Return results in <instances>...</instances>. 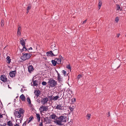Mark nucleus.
I'll list each match as a JSON object with an SVG mask.
<instances>
[{
	"label": "nucleus",
	"instance_id": "nucleus-1",
	"mask_svg": "<svg viewBox=\"0 0 126 126\" xmlns=\"http://www.w3.org/2000/svg\"><path fill=\"white\" fill-rule=\"evenodd\" d=\"M24 110L20 108L19 109H16L15 110L14 112V114L16 118H20L22 120L24 116Z\"/></svg>",
	"mask_w": 126,
	"mask_h": 126
},
{
	"label": "nucleus",
	"instance_id": "nucleus-2",
	"mask_svg": "<svg viewBox=\"0 0 126 126\" xmlns=\"http://www.w3.org/2000/svg\"><path fill=\"white\" fill-rule=\"evenodd\" d=\"M48 83L49 85L51 87L56 86L57 84V81L52 78L49 79Z\"/></svg>",
	"mask_w": 126,
	"mask_h": 126
},
{
	"label": "nucleus",
	"instance_id": "nucleus-3",
	"mask_svg": "<svg viewBox=\"0 0 126 126\" xmlns=\"http://www.w3.org/2000/svg\"><path fill=\"white\" fill-rule=\"evenodd\" d=\"M31 56V54L26 53L23 54V56L21 57V58L22 60L25 61L29 59Z\"/></svg>",
	"mask_w": 126,
	"mask_h": 126
},
{
	"label": "nucleus",
	"instance_id": "nucleus-4",
	"mask_svg": "<svg viewBox=\"0 0 126 126\" xmlns=\"http://www.w3.org/2000/svg\"><path fill=\"white\" fill-rule=\"evenodd\" d=\"M67 116L66 114H62L61 116H59L58 118L62 122H66L67 119Z\"/></svg>",
	"mask_w": 126,
	"mask_h": 126
},
{
	"label": "nucleus",
	"instance_id": "nucleus-5",
	"mask_svg": "<svg viewBox=\"0 0 126 126\" xmlns=\"http://www.w3.org/2000/svg\"><path fill=\"white\" fill-rule=\"evenodd\" d=\"M47 107L43 105H42L39 108V110L41 113L43 112L44 111H47Z\"/></svg>",
	"mask_w": 126,
	"mask_h": 126
},
{
	"label": "nucleus",
	"instance_id": "nucleus-6",
	"mask_svg": "<svg viewBox=\"0 0 126 126\" xmlns=\"http://www.w3.org/2000/svg\"><path fill=\"white\" fill-rule=\"evenodd\" d=\"M20 44H21L22 46L23 47L22 50H23L26 51L27 50L25 46V41H24V40L23 39H21L20 40Z\"/></svg>",
	"mask_w": 126,
	"mask_h": 126
},
{
	"label": "nucleus",
	"instance_id": "nucleus-7",
	"mask_svg": "<svg viewBox=\"0 0 126 126\" xmlns=\"http://www.w3.org/2000/svg\"><path fill=\"white\" fill-rule=\"evenodd\" d=\"M0 78L1 80L4 82H6L7 80V79L5 75H1L0 76Z\"/></svg>",
	"mask_w": 126,
	"mask_h": 126
},
{
	"label": "nucleus",
	"instance_id": "nucleus-8",
	"mask_svg": "<svg viewBox=\"0 0 126 126\" xmlns=\"http://www.w3.org/2000/svg\"><path fill=\"white\" fill-rule=\"evenodd\" d=\"M48 98L47 97L44 98L41 100V102L43 105H45L47 103V102L48 101Z\"/></svg>",
	"mask_w": 126,
	"mask_h": 126
},
{
	"label": "nucleus",
	"instance_id": "nucleus-9",
	"mask_svg": "<svg viewBox=\"0 0 126 126\" xmlns=\"http://www.w3.org/2000/svg\"><path fill=\"white\" fill-rule=\"evenodd\" d=\"M55 109L58 110H63L64 108L62 104H59L57 105Z\"/></svg>",
	"mask_w": 126,
	"mask_h": 126
},
{
	"label": "nucleus",
	"instance_id": "nucleus-10",
	"mask_svg": "<svg viewBox=\"0 0 126 126\" xmlns=\"http://www.w3.org/2000/svg\"><path fill=\"white\" fill-rule=\"evenodd\" d=\"M51 122L50 119H49L48 117H46L44 118V122L45 123V124L50 123Z\"/></svg>",
	"mask_w": 126,
	"mask_h": 126
},
{
	"label": "nucleus",
	"instance_id": "nucleus-11",
	"mask_svg": "<svg viewBox=\"0 0 126 126\" xmlns=\"http://www.w3.org/2000/svg\"><path fill=\"white\" fill-rule=\"evenodd\" d=\"M50 53L53 55V56H56L59 53V50L57 49H56L53 51L52 53Z\"/></svg>",
	"mask_w": 126,
	"mask_h": 126
},
{
	"label": "nucleus",
	"instance_id": "nucleus-12",
	"mask_svg": "<svg viewBox=\"0 0 126 126\" xmlns=\"http://www.w3.org/2000/svg\"><path fill=\"white\" fill-rule=\"evenodd\" d=\"M50 118L54 120L57 118V116L54 113H51Z\"/></svg>",
	"mask_w": 126,
	"mask_h": 126
},
{
	"label": "nucleus",
	"instance_id": "nucleus-13",
	"mask_svg": "<svg viewBox=\"0 0 126 126\" xmlns=\"http://www.w3.org/2000/svg\"><path fill=\"white\" fill-rule=\"evenodd\" d=\"M57 72L58 74L57 79L58 80L59 82H62L63 81L62 78H61L60 74L58 73L57 71Z\"/></svg>",
	"mask_w": 126,
	"mask_h": 126
},
{
	"label": "nucleus",
	"instance_id": "nucleus-14",
	"mask_svg": "<svg viewBox=\"0 0 126 126\" xmlns=\"http://www.w3.org/2000/svg\"><path fill=\"white\" fill-rule=\"evenodd\" d=\"M34 69L33 66L32 65H30L28 67V71L29 72L31 73V72L33 71Z\"/></svg>",
	"mask_w": 126,
	"mask_h": 126
},
{
	"label": "nucleus",
	"instance_id": "nucleus-15",
	"mask_svg": "<svg viewBox=\"0 0 126 126\" xmlns=\"http://www.w3.org/2000/svg\"><path fill=\"white\" fill-rule=\"evenodd\" d=\"M34 93L37 96V97H38L39 96L40 93V91L38 90H35Z\"/></svg>",
	"mask_w": 126,
	"mask_h": 126
},
{
	"label": "nucleus",
	"instance_id": "nucleus-16",
	"mask_svg": "<svg viewBox=\"0 0 126 126\" xmlns=\"http://www.w3.org/2000/svg\"><path fill=\"white\" fill-rule=\"evenodd\" d=\"M16 72V71H14L10 72L9 73L10 76L12 77H14L15 76V73Z\"/></svg>",
	"mask_w": 126,
	"mask_h": 126
},
{
	"label": "nucleus",
	"instance_id": "nucleus-17",
	"mask_svg": "<svg viewBox=\"0 0 126 126\" xmlns=\"http://www.w3.org/2000/svg\"><path fill=\"white\" fill-rule=\"evenodd\" d=\"M20 98L23 101H25V97L23 94H22L20 97Z\"/></svg>",
	"mask_w": 126,
	"mask_h": 126
},
{
	"label": "nucleus",
	"instance_id": "nucleus-18",
	"mask_svg": "<svg viewBox=\"0 0 126 126\" xmlns=\"http://www.w3.org/2000/svg\"><path fill=\"white\" fill-rule=\"evenodd\" d=\"M33 82V86H37L38 85V82L37 80H33L32 81Z\"/></svg>",
	"mask_w": 126,
	"mask_h": 126
},
{
	"label": "nucleus",
	"instance_id": "nucleus-19",
	"mask_svg": "<svg viewBox=\"0 0 126 126\" xmlns=\"http://www.w3.org/2000/svg\"><path fill=\"white\" fill-rule=\"evenodd\" d=\"M116 5L117 6V10H119L120 11H122L123 10L122 8V7H120L119 4H116Z\"/></svg>",
	"mask_w": 126,
	"mask_h": 126
},
{
	"label": "nucleus",
	"instance_id": "nucleus-20",
	"mask_svg": "<svg viewBox=\"0 0 126 126\" xmlns=\"http://www.w3.org/2000/svg\"><path fill=\"white\" fill-rule=\"evenodd\" d=\"M7 60L6 62L7 63L9 64L10 63L11 61V59H10V57L9 56H7L6 58Z\"/></svg>",
	"mask_w": 126,
	"mask_h": 126
},
{
	"label": "nucleus",
	"instance_id": "nucleus-21",
	"mask_svg": "<svg viewBox=\"0 0 126 126\" xmlns=\"http://www.w3.org/2000/svg\"><path fill=\"white\" fill-rule=\"evenodd\" d=\"M7 125L9 126H13L14 124L11 121H9L7 122Z\"/></svg>",
	"mask_w": 126,
	"mask_h": 126
},
{
	"label": "nucleus",
	"instance_id": "nucleus-22",
	"mask_svg": "<svg viewBox=\"0 0 126 126\" xmlns=\"http://www.w3.org/2000/svg\"><path fill=\"white\" fill-rule=\"evenodd\" d=\"M55 60H56V63H57L58 64H60L61 63V59L56 58L55 59Z\"/></svg>",
	"mask_w": 126,
	"mask_h": 126
},
{
	"label": "nucleus",
	"instance_id": "nucleus-23",
	"mask_svg": "<svg viewBox=\"0 0 126 126\" xmlns=\"http://www.w3.org/2000/svg\"><path fill=\"white\" fill-rule=\"evenodd\" d=\"M36 117L38 121L39 122L40 119V114H36Z\"/></svg>",
	"mask_w": 126,
	"mask_h": 126
},
{
	"label": "nucleus",
	"instance_id": "nucleus-24",
	"mask_svg": "<svg viewBox=\"0 0 126 126\" xmlns=\"http://www.w3.org/2000/svg\"><path fill=\"white\" fill-rule=\"evenodd\" d=\"M51 53H52V51H49L47 53V55L49 56H53V55Z\"/></svg>",
	"mask_w": 126,
	"mask_h": 126
},
{
	"label": "nucleus",
	"instance_id": "nucleus-25",
	"mask_svg": "<svg viewBox=\"0 0 126 126\" xmlns=\"http://www.w3.org/2000/svg\"><path fill=\"white\" fill-rule=\"evenodd\" d=\"M59 98V97L57 95L55 96H53V100L55 101L56 100Z\"/></svg>",
	"mask_w": 126,
	"mask_h": 126
},
{
	"label": "nucleus",
	"instance_id": "nucleus-26",
	"mask_svg": "<svg viewBox=\"0 0 126 126\" xmlns=\"http://www.w3.org/2000/svg\"><path fill=\"white\" fill-rule=\"evenodd\" d=\"M51 62L53 66H55L56 65V63L55 60H52Z\"/></svg>",
	"mask_w": 126,
	"mask_h": 126
},
{
	"label": "nucleus",
	"instance_id": "nucleus-27",
	"mask_svg": "<svg viewBox=\"0 0 126 126\" xmlns=\"http://www.w3.org/2000/svg\"><path fill=\"white\" fill-rule=\"evenodd\" d=\"M91 115L90 114L88 113L87 115L86 116V117H87V119L88 120H89L90 118V117L91 116Z\"/></svg>",
	"mask_w": 126,
	"mask_h": 126
},
{
	"label": "nucleus",
	"instance_id": "nucleus-28",
	"mask_svg": "<svg viewBox=\"0 0 126 126\" xmlns=\"http://www.w3.org/2000/svg\"><path fill=\"white\" fill-rule=\"evenodd\" d=\"M61 122H62L60 120H57L56 121V123L58 125H62L61 123Z\"/></svg>",
	"mask_w": 126,
	"mask_h": 126
},
{
	"label": "nucleus",
	"instance_id": "nucleus-29",
	"mask_svg": "<svg viewBox=\"0 0 126 126\" xmlns=\"http://www.w3.org/2000/svg\"><path fill=\"white\" fill-rule=\"evenodd\" d=\"M33 119V117L32 116H31L29 118V120L28 123L31 121V120H32Z\"/></svg>",
	"mask_w": 126,
	"mask_h": 126
},
{
	"label": "nucleus",
	"instance_id": "nucleus-30",
	"mask_svg": "<svg viewBox=\"0 0 126 126\" xmlns=\"http://www.w3.org/2000/svg\"><path fill=\"white\" fill-rule=\"evenodd\" d=\"M48 98H49V100L51 101L53 100V97L52 96H48Z\"/></svg>",
	"mask_w": 126,
	"mask_h": 126
},
{
	"label": "nucleus",
	"instance_id": "nucleus-31",
	"mask_svg": "<svg viewBox=\"0 0 126 126\" xmlns=\"http://www.w3.org/2000/svg\"><path fill=\"white\" fill-rule=\"evenodd\" d=\"M27 101L28 104L29 103H31V100L30 99V98L29 97H27Z\"/></svg>",
	"mask_w": 126,
	"mask_h": 126
},
{
	"label": "nucleus",
	"instance_id": "nucleus-32",
	"mask_svg": "<svg viewBox=\"0 0 126 126\" xmlns=\"http://www.w3.org/2000/svg\"><path fill=\"white\" fill-rule=\"evenodd\" d=\"M99 0H99V2L98 3V7L99 8V9H100V8L102 4V2H100L99 1Z\"/></svg>",
	"mask_w": 126,
	"mask_h": 126
},
{
	"label": "nucleus",
	"instance_id": "nucleus-33",
	"mask_svg": "<svg viewBox=\"0 0 126 126\" xmlns=\"http://www.w3.org/2000/svg\"><path fill=\"white\" fill-rule=\"evenodd\" d=\"M21 34V33L20 31H17V36L19 37L20 35Z\"/></svg>",
	"mask_w": 126,
	"mask_h": 126
},
{
	"label": "nucleus",
	"instance_id": "nucleus-34",
	"mask_svg": "<svg viewBox=\"0 0 126 126\" xmlns=\"http://www.w3.org/2000/svg\"><path fill=\"white\" fill-rule=\"evenodd\" d=\"M42 84L43 85H45L47 84V82H46L43 81L42 83Z\"/></svg>",
	"mask_w": 126,
	"mask_h": 126
},
{
	"label": "nucleus",
	"instance_id": "nucleus-35",
	"mask_svg": "<svg viewBox=\"0 0 126 126\" xmlns=\"http://www.w3.org/2000/svg\"><path fill=\"white\" fill-rule=\"evenodd\" d=\"M82 77V76L80 75H78L77 77V79H80Z\"/></svg>",
	"mask_w": 126,
	"mask_h": 126
},
{
	"label": "nucleus",
	"instance_id": "nucleus-36",
	"mask_svg": "<svg viewBox=\"0 0 126 126\" xmlns=\"http://www.w3.org/2000/svg\"><path fill=\"white\" fill-rule=\"evenodd\" d=\"M62 72L64 74V76H65V75L66 74V72L64 70H63L62 71Z\"/></svg>",
	"mask_w": 126,
	"mask_h": 126
},
{
	"label": "nucleus",
	"instance_id": "nucleus-37",
	"mask_svg": "<svg viewBox=\"0 0 126 126\" xmlns=\"http://www.w3.org/2000/svg\"><path fill=\"white\" fill-rule=\"evenodd\" d=\"M21 30V27L20 26H18L17 31H20Z\"/></svg>",
	"mask_w": 126,
	"mask_h": 126
},
{
	"label": "nucleus",
	"instance_id": "nucleus-38",
	"mask_svg": "<svg viewBox=\"0 0 126 126\" xmlns=\"http://www.w3.org/2000/svg\"><path fill=\"white\" fill-rule=\"evenodd\" d=\"M69 108L70 109V110H71V111H72L73 110V109L74 108H73L71 106L70 107H69Z\"/></svg>",
	"mask_w": 126,
	"mask_h": 126
},
{
	"label": "nucleus",
	"instance_id": "nucleus-39",
	"mask_svg": "<svg viewBox=\"0 0 126 126\" xmlns=\"http://www.w3.org/2000/svg\"><path fill=\"white\" fill-rule=\"evenodd\" d=\"M115 21L116 22H118L119 21V19L118 18V17H116L115 19Z\"/></svg>",
	"mask_w": 126,
	"mask_h": 126
},
{
	"label": "nucleus",
	"instance_id": "nucleus-40",
	"mask_svg": "<svg viewBox=\"0 0 126 126\" xmlns=\"http://www.w3.org/2000/svg\"><path fill=\"white\" fill-rule=\"evenodd\" d=\"M67 68L69 69H71V67L70 66V65H68L67 66Z\"/></svg>",
	"mask_w": 126,
	"mask_h": 126
},
{
	"label": "nucleus",
	"instance_id": "nucleus-41",
	"mask_svg": "<svg viewBox=\"0 0 126 126\" xmlns=\"http://www.w3.org/2000/svg\"><path fill=\"white\" fill-rule=\"evenodd\" d=\"M43 125L42 122H40V124H39V126H43Z\"/></svg>",
	"mask_w": 126,
	"mask_h": 126
},
{
	"label": "nucleus",
	"instance_id": "nucleus-42",
	"mask_svg": "<svg viewBox=\"0 0 126 126\" xmlns=\"http://www.w3.org/2000/svg\"><path fill=\"white\" fill-rule=\"evenodd\" d=\"M30 9H31V7L30 6H28L27 7V10L28 11Z\"/></svg>",
	"mask_w": 126,
	"mask_h": 126
},
{
	"label": "nucleus",
	"instance_id": "nucleus-43",
	"mask_svg": "<svg viewBox=\"0 0 126 126\" xmlns=\"http://www.w3.org/2000/svg\"><path fill=\"white\" fill-rule=\"evenodd\" d=\"M76 100L75 99H72V102H74Z\"/></svg>",
	"mask_w": 126,
	"mask_h": 126
},
{
	"label": "nucleus",
	"instance_id": "nucleus-44",
	"mask_svg": "<svg viewBox=\"0 0 126 126\" xmlns=\"http://www.w3.org/2000/svg\"><path fill=\"white\" fill-rule=\"evenodd\" d=\"M4 25V24L3 23V22H2V21H1V26L2 27H3Z\"/></svg>",
	"mask_w": 126,
	"mask_h": 126
},
{
	"label": "nucleus",
	"instance_id": "nucleus-45",
	"mask_svg": "<svg viewBox=\"0 0 126 126\" xmlns=\"http://www.w3.org/2000/svg\"><path fill=\"white\" fill-rule=\"evenodd\" d=\"M28 104L30 107H32V105L31 102V103H29Z\"/></svg>",
	"mask_w": 126,
	"mask_h": 126
},
{
	"label": "nucleus",
	"instance_id": "nucleus-46",
	"mask_svg": "<svg viewBox=\"0 0 126 126\" xmlns=\"http://www.w3.org/2000/svg\"><path fill=\"white\" fill-rule=\"evenodd\" d=\"M87 21V20H85L83 22L82 24H83L84 23H85Z\"/></svg>",
	"mask_w": 126,
	"mask_h": 126
},
{
	"label": "nucleus",
	"instance_id": "nucleus-47",
	"mask_svg": "<svg viewBox=\"0 0 126 126\" xmlns=\"http://www.w3.org/2000/svg\"><path fill=\"white\" fill-rule=\"evenodd\" d=\"M14 126H19V125L18 124L16 123L14 125Z\"/></svg>",
	"mask_w": 126,
	"mask_h": 126
},
{
	"label": "nucleus",
	"instance_id": "nucleus-48",
	"mask_svg": "<svg viewBox=\"0 0 126 126\" xmlns=\"http://www.w3.org/2000/svg\"><path fill=\"white\" fill-rule=\"evenodd\" d=\"M3 117L2 115L0 113V118H1Z\"/></svg>",
	"mask_w": 126,
	"mask_h": 126
},
{
	"label": "nucleus",
	"instance_id": "nucleus-49",
	"mask_svg": "<svg viewBox=\"0 0 126 126\" xmlns=\"http://www.w3.org/2000/svg\"><path fill=\"white\" fill-rule=\"evenodd\" d=\"M120 35V33L118 34L117 35V37H119V36Z\"/></svg>",
	"mask_w": 126,
	"mask_h": 126
},
{
	"label": "nucleus",
	"instance_id": "nucleus-50",
	"mask_svg": "<svg viewBox=\"0 0 126 126\" xmlns=\"http://www.w3.org/2000/svg\"><path fill=\"white\" fill-rule=\"evenodd\" d=\"M32 49V47H30V48H29L28 49H27V50H31V49Z\"/></svg>",
	"mask_w": 126,
	"mask_h": 126
},
{
	"label": "nucleus",
	"instance_id": "nucleus-51",
	"mask_svg": "<svg viewBox=\"0 0 126 126\" xmlns=\"http://www.w3.org/2000/svg\"><path fill=\"white\" fill-rule=\"evenodd\" d=\"M6 125V124L5 123L2 125V126H5Z\"/></svg>",
	"mask_w": 126,
	"mask_h": 126
},
{
	"label": "nucleus",
	"instance_id": "nucleus-52",
	"mask_svg": "<svg viewBox=\"0 0 126 126\" xmlns=\"http://www.w3.org/2000/svg\"><path fill=\"white\" fill-rule=\"evenodd\" d=\"M108 117H109V116H110V112H108Z\"/></svg>",
	"mask_w": 126,
	"mask_h": 126
},
{
	"label": "nucleus",
	"instance_id": "nucleus-53",
	"mask_svg": "<svg viewBox=\"0 0 126 126\" xmlns=\"http://www.w3.org/2000/svg\"><path fill=\"white\" fill-rule=\"evenodd\" d=\"M8 87L9 88H11L10 87H9V85H8Z\"/></svg>",
	"mask_w": 126,
	"mask_h": 126
},
{
	"label": "nucleus",
	"instance_id": "nucleus-54",
	"mask_svg": "<svg viewBox=\"0 0 126 126\" xmlns=\"http://www.w3.org/2000/svg\"><path fill=\"white\" fill-rule=\"evenodd\" d=\"M72 108H74V106H72Z\"/></svg>",
	"mask_w": 126,
	"mask_h": 126
},
{
	"label": "nucleus",
	"instance_id": "nucleus-55",
	"mask_svg": "<svg viewBox=\"0 0 126 126\" xmlns=\"http://www.w3.org/2000/svg\"><path fill=\"white\" fill-rule=\"evenodd\" d=\"M28 12H27V13H28Z\"/></svg>",
	"mask_w": 126,
	"mask_h": 126
},
{
	"label": "nucleus",
	"instance_id": "nucleus-56",
	"mask_svg": "<svg viewBox=\"0 0 126 126\" xmlns=\"http://www.w3.org/2000/svg\"><path fill=\"white\" fill-rule=\"evenodd\" d=\"M0 126H2V125H0Z\"/></svg>",
	"mask_w": 126,
	"mask_h": 126
}]
</instances>
